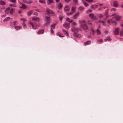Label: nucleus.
<instances>
[{
    "label": "nucleus",
    "mask_w": 123,
    "mask_h": 123,
    "mask_svg": "<svg viewBox=\"0 0 123 123\" xmlns=\"http://www.w3.org/2000/svg\"><path fill=\"white\" fill-rule=\"evenodd\" d=\"M15 9H14L13 8H12L11 9L10 12V13L11 14H12L13 12L15 11Z\"/></svg>",
    "instance_id": "obj_19"
},
{
    "label": "nucleus",
    "mask_w": 123,
    "mask_h": 123,
    "mask_svg": "<svg viewBox=\"0 0 123 123\" xmlns=\"http://www.w3.org/2000/svg\"><path fill=\"white\" fill-rule=\"evenodd\" d=\"M91 43V42L90 41H87L85 43L84 45H86L89 44Z\"/></svg>",
    "instance_id": "obj_26"
},
{
    "label": "nucleus",
    "mask_w": 123,
    "mask_h": 123,
    "mask_svg": "<svg viewBox=\"0 0 123 123\" xmlns=\"http://www.w3.org/2000/svg\"><path fill=\"white\" fill-rule=\"evenodd\" d=\"M39 2L41 3L44 4L45 3V2L43 0H39Z\"/></svg>",
    "instance_id": "obj_39"
},
{
    "label": "nucleus",
    "mask_w": 123,
    "mask_h": 123,
    "mask_svg": "<svg viewBox=\"0 0 123 123\" xmlns=\"http://www.w3.org/2000/svg\"><path fill=\"white\" fill-rule=\"evenodd\" d=\"M55 24H54L51 25V29H54L55 28Z\"/></svg>",
    "instance_id": "obj_21"
},
{
    "label": "nucleus",
    "mask_w": 123,
    "mask_h": 123,
    "mask_svg": "<svg viewBox=\"0 0 123 123\" xmlns=\"http://www.w3.org/2000/svg\"><path fill=\"white\" fill-rule=\"evenodd\" d=\"M58 35L60 37H64V36H61L60 35Z\"/></svg>",
    "instance_id": "obj_60"
},
{
    "label": "nucleus",
    "mask_w": 123,
    "mask_h": 123,
    "mask_svg": "<svg viewBox=\"0 0 123 123\" xmlns=\"http://www.w3.org/2000/svg\"><path fill=\"white\" fill-rule=\"evenodd\" d=\"M33 12L32 11H31L28 12L27 13L28 16H30Z\"/></svg>",
    "instance_id": "obj_25"
},
{
    "label": "nucleus",
    "mask_w": 123,
    "mask_h": 123,
    "mask_svg": "<svg viewBox=\"0 0 123 123\" xmlns=\"http://www.w3.org/2000/svg\"><path fill=\"white\" fill-rule=\"evenodd\" d=\"M98 6V5L95 4L92 5L91 6V8L93 9H94L96 8Z\"/></svg>",
    "instance_id": "obj_8"
},
{
    "label": "nucleus",
    "mask_w": 123,
    "mask_h": 123,
    "mask_svg": "<svg viewBox=\"0 0 123 123\" xmlns=\"http://www.w3.org/2000/svg\"><path fill=\"white\" fill-rule=\"evenodd\" d=\"M9 6L11 7H15L16 6V5L15 4H10Z\"/></svg>",
    "instance_id": "obj_38"
},
{
    "label": "nucleus",
    "mask_w": 123,
    "mask_h": 123,
    "mask_svg": "<svg viewBox=\"0 0 123 123\" xmlns=\"http://www.w3.org/2000/svg\"><path fill=\"white\" fill-rule=\"evenodd\" d=\"M120 34L121 36H123V31H121L120 33Z\"/></svg>",
    "instance_id": "obj_44"
},
{
    "label": "nucleus",
    "mask_w": 123,
    "mask_h": 123,
    "mask_svg": "<svg viewBox=\"0 0 123 123\" xmlns=\"http://www.w3.org/2000/svg\"><path fill=\"white\" fill-rule=\"evenodd\" d=\"M88 11L90 12H91L92 11V10L90 9H88Z\"/></svg>",
    "instance_id": "obj_61"
},
{
    "label": "nucleus",
    "mask_w": 123,
    "mask_h": 123,
    "mask_svg": "<svg viewBox=\"0 0 123 123\" xmlns=\"http://www.w3.org/2000/svg\"><path fill=\"white\" fill-rule=\"evenodd\" d=\"M46 11L48 14H49L51 13V10L49 9H47L46 10Z\"/></svg>",
    "instance_id": "obj_28"
},
{
    "label": "nucleus",
    "mask_w": 123,
    "mask_h": 123,
    "mask_svg": "<svg viewBox=\"0 0 123 123\" xmlns=\"http://www.w3.org/2000/svg\"><path fill=\"white\" fill-rule=\"evenodd\" d=\"M83 22L84 23V24H82L80 26L81 28L84 30H87L88 28L86 25L85 21H83Z\"/></svg>",
    "instance_id": "obj_1"
},
{
    "label": "nucleus",
    "mask_w": 123,
    "mask_h": 123,
    "mask_svg": "<svg viewBox=\"0 0 123 123\" xmlns=\"http://www.w3.org/2000/svg\"><path fill=\"white\" fill-rule=\"evenodd\" d=\"M97 42L99 43H103V40L101 39H98L97 40Z\"/></svg>",
    "instance_id": "obj_24"
},
{
    "label": "nucleus",
    "mask_w": 123,
    "mask_h": 123,
    "mask_svg": "<svg viewBox=\"0 0 123 123\" xmlns=\"http://www.w3.org/2000/svg\"><path fill=\"white\" fill-rule=\"evenodd\" d=\"M63 26L66 28H69L70 26L69 25L68 23H65L63 25Z\"/></svg>",
    "instance_id": "obj_9"
},
{
    "label": "nucleus",
    "mask_w": 123,
    "mask_h": 123,
    "mask_svg": "<svg viewBox=\"0 0 123 123\" xmlns=\"http://www.w3.org/2000/svg\"><path fill=\"white\" fill-rule=\"evenodd\" d=\"M92 19L94 20H96L98 19V18L96 16H94Z\"/></svg>",
    "instance_id": "obj_40"
},
{
    "label": "nucleus",
    "mask_w": 123,
    "mask_h": 123,
    "mask_svg": "<svg viewBox=\"0 0 123 123\" xmlns=\"http://www.w3.org/2000/svg\"><path fill=\"white\" fill-rule=\"evenodd\" d=\"M120 26L122 27H123V24L120 25Z\"/></svg>",
    "instance_id": "obj_64"
},
{
    "label": "nucleus",
    "mask_w": 123,
    "mask_h": 123,
    "mask_svg": "<svg viewBox=\"0 0 123 123\" xmlns=\"http://www.w3.org/2000/svg\"><path fill=\"white\" fill-rule=\"evenodd\" d=\"M66 20L70 23H72L73 22V20H71L69 18H66Z\"/></svg>",
    "instance_id": "obj_23"
},
{
    "label": "nucleus",
    "mask_w": 123,
    "mask_h": 123,
    "mask_svg": "<svg viewBox=\"0 0 123 123\" xmlns=\"http://www.w3.org/2000/svg\"><path fill=\"white\" fill-rule=\"evenodd\" d=\"M5 3L4 1H0V5H5Z\"/></svg>",
    "instance_id": "obj_34"
},
{
    "label": "nucleus",
    "mask_w": 123,
    "mask_h": 123,
    "mask_svg": "<svg viewBox=\"0 0 123 123\" xmlns=\"http://www.w3.org/2000/svg\"><path fill=\"white\" fill-rule=\"evenodd\" d=\"M22 21H23L24 22L26 21V20L24 18H22L20 19Z\"/></svg>",
    "instance_id": "obj_36"
},
{
    "label": "nucleus",
    "mask_w": 123,
    "mask_h": 123,
    "mask_svg": "<svg viewBox=\"0 0 123 123\" xmlns=\"http://www.w3.org/2000/svg\"><path fill=\"white\" fill-rule=\"evenodd\" d=\"M77 23H76L75 22H74L73 23V25H77Z\"/></svg>",
    "instance_id": "obj_51"
},
{
    "label": "nucleus",
    "mask_w": 123,
    "mask_h": 123,
    "mask_svg": "<svg viewBox=\"0 0 123 123\" xmlns=\"http://www.w3.org/2000/svg\"><path fill=\"white\" fill-rule=\"evenodd\" d=\"M88 23L89 25H92V23L90 21H88Z\"/></svg>",
    "instance_id": "obj_49"
},
{
    "label": "nucleus",
    "mask_w": 123,
    "mask_h": 123,
    "mask_svg": "<svg viewBox=\"0 0 123 123\" xmlns=\"http://www.w3.org/2000/svg\"><path fill=\"white\" fill-rule=\"evenodd\" d=\"M63 31L64 32V34L66 36L68 35V34L67 32L63 30Z\"/></svg>",
    "instance_id": "obj_41"
},
{
    "label": "nucleus",
    "mask_w": 123,
    "mask_h": 123,
    "mask_svg": "<svg viewBox=\"0 0 123 123\" xmlns=\"http://www.w3.org/2000/svg\"><path fill=\"white\" fill-rule=\"evenodd\" d=\"M58 8L59 9H61L62 7V5L61 3H59L58 5Z\"/></svg>",
    "instance_id": "obj_18"
},
{
    "label": "nucleus",
    "mask_w": 123,
    "mask_h": 123,
    "mask_svg": "<svg viewBox=\"0 0 123 123\" xmlns=\"http://www.w3.org/2000/svg\"><path fill=\"white\" fill-rule=\"evenodd\" d=\"M78 8L79 10L80 11H82L84 9V7L83 6H80Z\"/></svg>",
    "instance_id": "obj_30"
},
{
    "label": "nucleus",
    "mask_w": 123,
    "mask_h": 123,
    "mask_svg": "<svg viewBox=\"0 0 123 123\" xmlns=\"http://www.w3.org/2000/svg\"><path fill=\"white\" fill-rule=\"evenodd\" d=\"M16 0H10V1L13 3H14L16 1Z\"/></svg>",
    "instance_id": "obj_50"
},
{
    "label": "nucleus",
    "mask_w": 123,
    "mask_h": 123,
    "mask_svg": "<svg viewBox=\"0 0 123 123\" xmlns=\"http://www.w3.org/2000/svg\"><path fill=\"white\" fill-rule=\"evenodd\" d=\"M18 22L17 21H15L12 22L10 25L11 27H13L15 25L17 24Z\"/></svg>",
    "instance_id": "obj_5"
},
{
    "label": "nucleus",
    "mask_w": 123,
    "mask_h": 123,
    "mask_svg": "<svg viewBox=\"0 0 123 123\" xmlns=\"http://www.w3.org/2000/svg\"><path fill=\"white\" fill-rule=\"evenodd\" d=\"M112 23L113 25H116L117 24V23L116 22L114 21H112Z\"/></svg>",
    "instance_id": "obj_42"
},
{
    "label": "nucleus",
    "mask_w": 123,
    "mask_h": 123,
    "mask_svg": "<svg viewBox=\"0 0 123 123\" xmlns=\"http://www.w3.org/2000/svg\"><path fill=\"white\" fill-rule=\"evenodd\" d=\"M116 15V13H114V12H113L112 13V14L110 16H114V15Z\"/></svg>",
    "instance_id": "obj_47"
},
{
    "label": "nucleus",
    "mask_w": 123,
    "mask_h": 123,
    "mask_svg": "<svg viewBox=\"0 0 123 123\" xmlns=\"http://www.w3.org/2000/svg\"><path fill=\"white\" fill-rule=\"evenodd\" d=\"M53 0H47V4L48 5H50L51 3L53 2Z\"/></svg>",
    "instance_id": "obj_16"
},
{
    "label": "nucleus",
    "mask_w": 123,
    "mask_h": 123,
    "mask_svg": "<svg viewBox=\"0 0 123 123\" xmlns=\"http://www.w3.org/2000/svg\"><path fill=\"white\" fill-rule=\"evenodd\" d=\"M64 11L65 12H68L70 10V8L67 5L65 6L64 8Z\"/></svg>",
    "instance_id": "obj_3"
},
{
    "label": "nucleus",
    "mask_w": 123,
    "mask_h": 123,
    "mask_svg": "<svg viewBox=\"0 0 123 123\" xmlns=\"http://www.w3.org/2000/svg\"><path fill=\"white\" fill-rule=\"evenodd\" d=\"M14 28L16 30H18L21 29L22 27L21 26H16Z\"/></svg>",
    "instance_id": "obj_11"
},
{
    "label": "nucleus",
    "mask_w": 123,
    "mask_h": 123,
    "mask_svg": "<svg viewBox=\"0 0 123 123\" xmlns=\"http://www.w3.org/2000/svg\"><path fill=\"white\" fill-rule=\"evenodd\" d=\"M27 0H23L22 2L24 3H27Z\"/></svg>",
    "instance_id": "obj_43"
},
{
    "label": "nucleus",
    "mask_w": 123,
    "mask_h": 123,
    "mask_svg": "<svg viewBox=\"0 0 123 123\" xmlns=\"http://www.w3.org/2000/svg\"><path fill=\"white\" fill-rule=\"evenodd\" d=\"M83 3L85 6L86 7H87L89 6V4L86 2L83 1Z\"/></svg>",
    "instance_id": "obj_27"
},
{
    "label": "nucleus",
    "mask_w": 123,
    "mask_h": 123,
    "mask_svg": "<svg viewBox=\"0 0 123 123\" xmlns=\"http://www.w3.org/2000/svg\"><path fill=\"white\" fill-rule=\"evenodd\" d=\"M44 33V30H40L37 33L38 35L42 34Z\"/></svg>",
    "instance_id": "obj_10"
},
{
    "label": "nucleus",
    "mask_w": 123,
    "mask_h": 123,
    "mask_svg": "<svg viewBox=\"0 0 123 123\" xmlns=\"http://www.w3.org/2000/svg\"><path fill=\"white\" fill-rule=\"evenodd\" d=\"M73 1L75 4H78V0H73Z\"/></svg>",
    "instance_id": "obj_37"
},
{
    "label": "nucleus",
    "mask_w": 123,
    "mask_h": 123,
    "mask_svg": "<svg viewBox=\"0 0 123 123\" xmlns=\"http://www.w3.org/2000/svg\"><path fill=\"white\" fill-rule=\"evenodd\" d=\"M119 28L117 27L115 29V30L114 31V34L115 35H117L119 33Z\"/></svg>",
    "instance_id": "obj_7"
},
{
    "label": "nucleus",
    "mask_w": 123,
    "mask_h": 123,
    "mask_svg": "<svg viewBox=\"0 0 123 123\" xmlns=\"http://www.w3.org/2000/svg\"><path fill=\"white\" fill-rule=\"evenodd\" d=\"M29 23L31 25H32L33 24V23L32 22H29Z\"/></svg>",
    "instance_id": "obj_56"
},
{
    "label": "nucleus",
    "mask_w": 123,
    "mask_h": 123,
    "mask_svg": "<svg viewBox=\"0 0 123 123\" xmlns=\"http://www.w3.org/2000/svg\"><path fill=\"white\" fill-rule=\"evenodd\" d=\"M22 6L20 7V8H22L24 9H25L27 8V7L25 4H23V3H22Z\"/></svg>",
    "instance_id": "obj_13"
},
{
    "label": "nucleus",
    "mask_w": 123,
    "mask_h": 123,
    "mask_svg": "<svg viewBox=\"0 0 123 123\" xmlns=\"http://www.w3.org/2000/svg\"><path fill=\"white\" fill-rule=\"evenodd\" d=\"M96 31L97 35H99L101 34V32L99 30H98V29H97L96 30Z\"/></svg>",
    "instance_id": "obj_33"
},
{
    "label": "nucleus",
    "mask_w": 123,
    "mask_h": 123,
    "mask_svg": "<svg viewBox=\"0 0 123 123\" xmlns=\"http://www.w3.org/2000/svg\"><path fill=\"white\" fill-rule=\"evenodd\" d=\"M107 40H108V39H107V38L106 39L104 40V41L105 42H106L107 41Z\"/></svg>",
    "instance_id": "obj_59"
},
{
    "label": "nucleus",
    "mask_w": 123,
    "mask_h": 123,
    "mask_svg": "<svg viewBox=\"0 0 123 123\" xmlns=\"http://www.w3.org/2000/svg\"><path fill=\"white\" fill-rule=\"evenodd\" d=\"M76 8L75 7V6H73L72 7L71 11L72 12H74L75 10V9Z\"/></svg>",
    "instance_id": "obj_35"
},
{
    "label": "nucleus",
    "mask_w": 123,
    "mask_h": 123,
    "mask_svg": "<svg viewBox=\"0 0 123 123\" xmlns=\"http://www.w3.org/2000/svg\"><path fill=\"white\" fill-rule=\"evenodd\" d=\"M94 15L93 14H89V16L92 19H93L94 17Z\"/></svg>",
    "instance_id": "obj_20"
},
{
    "label": "nucleus",
    "mask_w": 123,
    "mask_h": 123,
    "mask_svg": "<svg viewBox=\"0 0 123 123\" xmlns=\"http://www.w3.org/2000/svg\"><path fill=\"white\" fill-rule=\"evenodd\" d=\"M86 1L89 3H91L94 0H86Z\"/></svg>",
    "instance_id": "obj_32"
},
{
    "label": "nucleus",
    "mask_w": 123,
    "mask_h": 123,
    "mask_svg": "<svg viewBox=\"0 0 123 123\" xmlns=\"http://www.w3.org/2000/svg\"><path fill=\"white\" fill-rule=\"evenodd\" d=\"M72 31L74 33H77L78 32V31L77 29L73 27L71 29Z\"/></svg>",
    "instance_id": "obj_6"
},
{
    "label": "nucleus",
    "mask_w": 123,
    "mask_h": 123,
    "mask_svg": "<svg viewBox=\"0 0 123 123\" xmlns=\"http://www.w3.org/2000/svg\"><path fill=\"white\" fill-rule=\"evenodd\" d=\"M121 17L120 16H116L114 17L118 21L119 20L121 19Z\"/></svg>",
    "instance_id": "obj_15"
},
{
    "label": "nucleus",
    "mask_w": 123,
    "mask_h": 123,
    "mask_svg": "<svg viewBox=\"0 0 123 123\" xmlns=\"http://www.w3.org/2000/svg\"><path fill=\"white\" fill-rule=\"evenodd\" d=\"M103 23V25L104 26H105V25H104V23H105V22L104 21H102L101 22Z\"/></svg>",
    "instance_id": "obj_58"
},
{
    "label": "nucleus",
    "mask_w": 123,
    "mask_h": 123,
    "mask_svg": "<svg viewBox=\"0 0 123 123\" xmlns=\"http://www.w3.org/2000/svg\"><path fill=\"white\" fill-rule=\"evenodd\" d=\"M10 9V7H8L6 9L5 11V13L6 14L8 13L9 12V10Z\"/></svg>",
    "instance_id": "obj_12"
},
{
    "label": "nucleus",
    "mask_w": 123,
    "mask_h": 123,
    "mask_svg": "<svg viewBox=\"0 0 123 123\" xmlns=\"http://www.w3.org/2000/svg\"><path fill=\"white\" fill-rule=\"evenodd\" d=\"M79 14V12L75 14L73 16V18L74 19H76L78 16Z\"/></svg>",
    "instance_id": "obj_22"
},
{
    "label": "nucleus",
    "mask_w": 123,
    "mask_h": 123,
    "mask_svg": "<svg viewBox=\"0 0 123 123\" xmlns=\"http://www.w3.org/2000/svg\"><path fill=\"white\" fill-rule=\"evenodd\" d=\"M32 3V2L31 1H28L27 3L28 4H30L31 3Z\"/></svg>",
    "instance_id": "obj_53"
},
{
    "label": "nucleus",
    "mask_w": 123,
    "mask_h": 123,
    "mask_svg": "<svg viewBox=\"0 0 123 123\" xmlns=\"http://www.w3.org/2000/svg\"><path fill=\"white\" fill-rule=\"evenodd\" d=\"M108 32V31L107 30H105V31L104 33L105 34H107Z\"/></svg>",
    "instance_id": "obj_52"
},
{
    "label": "nucleus",
    "mask_w": 123,
    "mask_h": 123,
    "mask_svg": "<svg viewBox=\"0 0 123 123\" xmlns=\"http://www.w3.org/2000/svg\"><path fill=\"white\" fill-rule=\"evenodd\" d=\"M50 13L52 14H53L54 13V12L51 10V13Z\"/></svg>",
    "instance_id": "obj_62"
},
{
    "label": "nucleus",
    "mask_w": 123,
    "mask_h": 123,
    "mask_svg": "<svg viewBox=\"0 0 123 123\" xmlns=\"http://www.w3.org/2000/svg\"><path fill=\"white\" fill-rule=\"evenodd\" d=\"M111 39L110 37H108V41H111Z\"/></svg>",
    "instance_id": "obj_57"
},
{
    "label": "nucleus",
    "mask_w": 123,
    "mask_h": 123,
    "mask_svg": "<svg viewBox=\"0 0 123 123\" xmlns=\"http://www.w3.org/2000/svg\"><path fill=\"white\" fill-rule=\"evenodd\" d=\"M10 19V17H7L5 18L3 20V21L4 22L7 21L9 20Z\"/></svg>",
    "instance_id": "obj_17"
},
{
    "label": "nucleus",
    "mask_w": 123,
    "mask_h": 123,
    "mask_svg": "<svg viewBox=\"0 0 123 123\" xmlns=\"http://www.w3.org/2000/svg\"><path fill=\"white\" fill-rule=\"evenodd\" d=\"M45 18L46 19V22H50V19L49 17L46 16H45Z\"/></svg>",
    "instance_id": "obj_14"
},
{
    "label": "nucleus",
    "mask_w": 123,
    "mask_h": 123,
    "mask_svg": "<svg viewBox=\"0 0 123 123\" xmlns=\"http://www.w3.org/2000/svg\"><path fill=\"white\" fill-rule=\"evenodd\" d=\"M49 22H46L45 23L44 25V26H47L48 25H49Z\"/></svg>",
    "instance_id": "obj_31"
},
{
    "label": "nucleus",
    "mask_w": 123,
    "mask_h": 123,
    "mask_svg": "<svg viewBox=\"0 0 123 123\" xmlns=\"http://www.w3.org/2000/svg\"><path fill=\"white\" fill-rule=\"evenodd\" d=\"M65 0L66 2L68 3L70 1V0Z\"/></svg>",
    "instance_id": "obj_54"
},
{
    "label": "nucleus",
    "mask_w": 123,
    "mask_h": 123,
    "mask_svg": "<svg viewBox=\"0 0 123 123\" xmlns=\"http://www.w3.org/2000/svg\"><path fill=\"white\" fill-rule=\"evenodd\" d=\"M73 13V12H71L67 13H66V14L67 15H71V14H72Z\"/></svg>",
    "instance_id": "obj_48"
},
{
    "label": "nucleus",
    "mask_w": 123,
    "mask_h": 123,
    "mask_svg": "<svg viewBox=\"0 0 123 123\" xmlns=\"http://www.w3.org/2000/svg\"><path fill=\"white\" fill-rule=\"evenodd\" d=\"M97 16L100 18H101L103 17V16L102 14H98L97 15Z\"/></svg>",
    "instance_id": "obj_29"
},
{
    "label": "nucleus",
    "mask_w": 123,
    "mask_h": 123,
    "mask_svg": "<svg viewBox=\"0 0 123 123\" xmlns=\"http://www.w3.org/2000/svg\"><path fill=\"white\" fill-rule=\"evenodd\" d=\"M59 18L60 20L61 21H62V18L61 16H59Z\"/></svg>",
    "instance_id": "obj_46"
},
{
    "label": "nucleus",
    "mask_w": 123,
    "mask_h": 123,
    "mask_svg": "<svg viewBox=\"0 0 123 123\" xmlns=\"http://www.w3.org/2000/svg\"><path fill=\"white\" fill-rule=\"evenodd\" d=\"M23 27L24 28H25L26 27V25L25 24V23H23Z\"/></svg>",
    "instance_id": "obj_45"
},
{
    "label": "nucleus",
    "mask_w": 123,
    "mask_h": 123,
    "mask_svg": "<svg viewBox=\"0 0 123 123\" xmlns=\"http://www.w3.org/2000/svg\"><path fill=\"white\" fill-rule=\"evenodd\" d=\"M32 20L33 21H35L37 22H39L40 21L39 18L35 16L32 17Z\"/></svg>",
    "instance_id": "obj_2"
},
{
    "label": "nucleus",
    "mask_w": 123,
    "mask_h": 123,
    "mask_svg": "<svg viewBox=\"0 0 123 123\" xmlns=\"http://www.w3.org/2000/svg\"><path fill=\"white\" fill-rule=\"evenodd\" d=\"M50 31H51V32L52 33V34L53 33V30L52 29H50Z\"/></svg>",
    "instance_id": "obj_55"
},
{
    "label": "nucleus",
    "mask_w": 123,
    "mask_h": 123,
    "mask_svg": "<svg viewBox=\"0 0 123 123\" xmlns=\"http://www.w3.org/2000/svg\"><path fill=\"white\" fill-rule=\"evenodd\" d=\"M99 5L100 6H102L103 5V4H99Z\"/></svg>",
    "instance_id": "obj_63"
},
{
    "label": "nucleus",
    "mask_w": 123,
    "mask_h": 123,
    "mask_svg": "<svg viewBox=\"0 0 123 123\" xmlns=\"http://www.w3.org/2000/svg\"><path fill=\"white\" fill-rule=\"evenodd\" d=\"M113 6L115 7H117L118 6V4L117 1H114L113 4Z\"/></svg>",
    "instance_id": "obj_4"
}]
</instances>
